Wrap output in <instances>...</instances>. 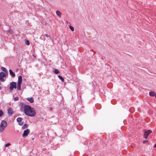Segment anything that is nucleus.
<instances>
[{
  "label": "nucleus",
  "instance_id": "obj_1",
  "mask_svg": "<svg viewBox=\"0 0 156 156\" xmlns=\"http://www.w3.org/2000/svg\"><path fill=\"white\" fill-rule=\"evenodd\" d=\"M19 105L21 107V110L23 108L25 114L29 116V105H25L23 106V103L22 102H20Z\"/></svg>",
  "mask_w": 156,
  "mask_h": 156
},
{
  "label": "nucleus",
  "instance_id": "obj_2",
  "mask_svg": "<svg viewBox=\"0 0 156 156\" xmlns=\"http://www.w3.org/2000/svg\"><path fill=\"white\" fill-rule=\"evenodd\" d=\"M7 126V123L5 121H2L0 125V133L3 131Z\"/></svg>",
  "mask_w": 156,
  "mask_h": 156
},
{
  "label": "nucleus",
  "instance_id": "obj_3",
  "mask_svg": "<svg viewBox=\"0 0 156 156\" xmlns=\"http://www.w3.org/2000/svg\"><path fill=\"white\" fill-rule=\"evenodd\" d=\"M22 81V76H20L18 78V80L17 82V90H20L21 85Z\"/></svg>",
  "mask_w": 156,
  "mask_h": 156
},
{
  "label": "nucleus",
  "instance_id": "obj_4",
  "mask_svg": "<svg viewBox=\"0 0 156 156\" xmlns=\"http://www.w3.org/2000/svg\"><path fill=\"white\" fill-rule=\"evenodd\" d=\"M36 115V112L35 109L30 106V116L34 117Z\"/></svg>",
  "mask_w": 156,
  "mask_h": 156
},
{
  "label": "nucleus",
  "instance_id": "obj_5",
  "mask_svg": "<svg viewBox=\"0 0 156 156\" xmlns=\"http://www.w3.org/2000/svg\"><path fill=\"white\" fill-rule=\"evenodd\" d=\"M16 88V83L15 82H12L10 83L9 89L10 90L12 91L13 88Z\"/></svg>",
  "mask_w": 156,
  "mask_h": 156
},
{
  "label": "nucleus",
  "instance_id": "obj_6",
  "mask_svg": "<svg viewBox=\"0 0 156 156\" xmlns=\"http://www.w3.org/2000/svg\"><path fill=\"white\" fill-rule=\"evenodd\" d=\"M152 133V131L150 130L147 131L145 130L144 132V137L145 139L147 138V136Z\"/></svg>",
  "mask_w": 156,
  "mask_h": 156
},
{
  "label": "nucleus",
  "instance_id": "obj_7",
  "mask_svg": "<svg viewBox=\"0 0 156 156\" xmlns=\"http://www.w3.org/2000/svg\"><path fill=\"white\" fill-rule=\"evenodd\" d=\"M5 76L6 75L3 72L0 73V80L2 82H4L5 81V80L4 79L3 77Z\"/></svg>",
  "mask_w": 156,
  "mask_h": 156
},
{
  "label": "nucleus",
  "instance_id": "obj_8",
  "mask_svg": "<svg viewBox=\"0 0 156 156\" xmlns=\"http://www.w3.org/2000/svg\"><path fill=\"white\" fill-rule=\"evenodd\" d=\"M29 133V130L27 129L26 130H24L23 135V137H26L27 136Z\"/></svg>",
  "mask_w": 156,
  "mask_h": 156
},
{
  "label": "nucleus",
  "instance_id": "obj_9",
  "mask_svg": "<svg viewBox=\"0 0 156 156\" xmlns=\"http://www.w3.org/2000/svg\"><path fill=\"white\" fill-rule=\"evenodd\" d=\"M8 112L9 114L12 115L13 113V112L12 108H9L8 109Z\"/></svg>",
  "mask_w": 156,
  "mask_h": 156
},
{
  "label": "nucleus",
  "instance_id": "obj_10",
  "mask_svg": "<svg viewBox=\"0 0 156 156\" xmlns=\"http://www.w3.org/2000/svg\"><path fill=\"white\" fill-rule=\"evenodd\" d=\"M9 74L12 77H14L15 76V74L14 73L12 72L11 69L9 70Z\"/></svg>",
  "mask_w": 156,
  "mask_h": 156
},
{
  "label": "nucleus",
  "instance_id": "obj_11",
  "mask_svg": "<svg viewBox=\"0 0 156 156\" xmlns=\"http://www.w3.org/2000/svg\"><path fill=\"white\" fill-rule=\"evenodd\" d=\"M149 94L150 96L153 97L156 96V94L153 91H150L149 93Z\"/></svg>",
  "mask_w": 156,
  "mask_h": 156
},
{
  "label": "nucleus",
  "instance_id": "obj_12",
  "mask_svg": "<svg viewBox=\"0 0 156 156\" xmlns=\"http://www.w3.org/2000/svg\"><path fill=\"white\" fill-rule=\"evenodd\" d=\"M56 13L58 16L59 17H61L62 13L59 11L57 10L56 11Z\"/></svg>",
  "mask_w": 156,
  "mask_h": 156
},
{
  "label": "nucleus",
  "instance_id": "obj_13",
  "mask_svg": "<svg viewBox=\"0 0 156 156\" xmlns=\"http://www.w3.org/2000/svg\"><path fill=\"white\" fill-rule=\"evenodd\" d=\"M28 126V124H25L22 127V128L23 129H24Z\"/></svg>",
  "mask_w": 156,
  "mask_h": 156
},
{
  "label": "nucleus",
  "instance_id": "obj_14",
  "mask_svg": "<svg viewBox=\"0 0 156 156\" xmlns=\"http://www.w3.org/2000/svg\"><path fill=\"white\" fill-rule=\"evenodd\" d=\"M1 69L3 72H4L5 73H7V70L5 68L2 67H1Z\"/></svg>",
  "mask_w": 156,
  "mask_h": 156
},
{
  "label": "nucleus",
  "instance_id": "obj_15",
  "mask_svg": "<svg viewBox=\"0 0 156 156\" xmlns=\"http://www.w3.org/2000/svg\"><path fill=\"white\" fill-rule=\"evenodd\" d=\"M58 77L62 82H64V79L62 76L59 75L58 76Z\"/></svg>",
  "mask_w": 156,
  "mask_h": 156
},
{
  "label": "nucleus",
  "instance_id": "obj_16",
  "mask_svg": "<svg viewBox=\"0 0 156 156\" xmlns=\"http://www.w3.org/2000/svg\"><path fill=\"white\" fill-rule=\"evenodd\" d=\"M22 120V118L21 117L18 118L17 119V121L18 122H21Z\"/></svg>",
  "mask_w": 156,
  "mask_h": 156
},
{
  "label": "nucleus",
  "instance_id": "obj_17",
  "mask_svg": "<svg viewBox=\"0 0 156 156\" xmlns=\"http://www.w3.org/2000/svg\"><path fill=\"white\" fill-rule=\"evenodd\" d=\"M34 101V99L32 97L30 98V103H32Z\"/></svg>",
  "mask_w": 156,
  "mask_h": 156
},
{
  "label": "nucleus",
  "instance_id": "obj_18",
  "mask_svg": "<svg viewBox=\"0 0 156 156\" xmlns=\"http://www.w3.org/2000/svg\"><path fill=\"white\" fill-rule=\"evenodd\" d=\"M44 35L46 37H47L48 38V39L49 40H50L51 38V37L50 36H49V35H48L47 34H45Z\"/></svg>",
  "mask_w": 156,
  "mask_h": 156
},
{
  "label": "nucleus",
  "instance_id": "obj_19",
  "mask_svg": "<svg viewBox=\"0 0 156 156\" xmlns=\"http://www.w3.org/2000/svg\"><path fill=\"white\" fill-rule=\"evenodd\" d=\"M3 114V112L1 110H0V117L2 116Z\"/></svg>",
  "mask_w": 156,
  "mask_h": 156
},
{
  "label": "nucleus",
  "instance_id": "obj_20",
  "mask_svg": "<svg viewBox=\"0 0 156 156\" xmlns=\"http://www.w3.org/2000/svg\"><path fill=\"white\" fill-rule=\"evenodd\" d=\"M69 28L72 31H73L74 30V28L73 27L71 26H69Z\"/></svg>",
  "mask_w": 156,
  "mask_h": 156
},
{
  "label": "nucleus",
  "instance_id": "obj_21",
  "mask_svg": "<svg viewBox=\"0 0 156 156\" xmlns=\"http://www.w3.org/2000/svg\"><path fill=\"white\" fill-rule=\"evenodd\" d=\"M59 72L57 69H55V73L56 74H58Z\"/></svg>",
  "mask_w": 156,
  "mask_h": 156
},
{
  "label": "nucleus",
  "instance_id": "obj_22",
  "mask_svg": "<svg viewBox=\"0 0 156 156\" xmlns=\"http://www.w3.org/2000/svg\"><path fill=\"white\" fill-rule=\"evenodd\" d=\"M18 100H19V98L18 97H16L14 98V100L15 101H17Z\"/></svg>",
  "mask_w": 156,
  "mask_h": 156
},
{
  "label": "nucleus",
  "instance_id": "obj_23",
  "mask_svg": "<svg viewBox=\"0 0 156 156\" xmlns=\"http://www.w3.org/2000/svg\"><path fill=\"white\" fill-rule=\"evenodd\" d=\"M11 144H10V143H8L7 144H5V147H8Z\"/></svg>",
  "mask_w": 156,
  "mask_h": 156
},
{
  "label": "nucleus",
  "instance_id": "obj_24",
  "mask_svg": "<svg viewBox=\"0 0 156 156\" xmlns=\"http://www.w3.org/2000/svg\"><path fill=\"white\" fill-rule=\"evenodd\" d=\"M24 122H19V125L20 126H22Z\"/></svg>",
  "mask_w": 156,
  "mask_h": 156
},
{
  "label": "nucleus",
  "instance_id": "obj_25",
  "mask_svg": "<svg viewBox=\"0 0 156 156\" xmlns=\"http://www.w3.org/2000/svg\"><path fill=\"white\" fill-rule=\"evenodd\" d=\"M25 43L27 45H29V41H26Z\"/></svg>",
  "mask_w": 156,
  "mask_h": 156
},
{
  "label": "nucleus",
  "instance_id": "obj_26",
  "mask_svg": "<svg viewBox=\"0 0 156 156\" xmlns=\"http://www.w3.org/2000/svg\"><path fill=\"white\" fill-rule=\"evenodd\" d=\"M148 141L147 140H144L143 141V143L144 144H145Z\"/></svg>",
  "mask_w": 156,
  "mask_h": 156
},
{
  "label": "nucleus",
  "instance_id": "obj_27",
  "mask_svg": "<svg viewBox=\"0 0 156 156\" xmlns=\"http://www.w3.org/2000/svg\"><path fill=\"white\" fill-rule=\"evenodd\" d=\"M27 99L28 101H29V98H27Z\"/></svg>",
  "mask_w": 156,
  "mask_h": 156
},
{
  "label": "nucleus",
  "instance_id": "obj_28",
  "mask_svg": "<svg viewBox=\"0 0 156 156\" xmlns=\"http://www.w3.org/2000/svg\"><path fill=\"white\" fill-rule=\"evenodd\" d=\"M33 56L34 57V58H36V55H33Z\"/></svg>",
  "mask_w": 156,
  "mask_h": 156
},
{
  "label": "nucleus",
  "instance_id": "obj_29",
  "mask_svg": "<svg viewBox=\"0 0 156 156\" xmlns=\"http://www.w3.org/2000/svg\"><path fill=\"white\" fill-rule=\"evenodd\" d=\"M154 147H156V144H155L154 145Z\"/></svg>",
  "mask_w": 156,
  "mask_h": 156
}]
</instances>
